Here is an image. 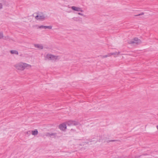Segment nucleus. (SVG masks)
I'll return each mask as SVG.
<instances>
[{"label": "nucleus", "mask_w": 158, "mask_h": 158, "mask_svg": "<svg viewBox=\"0 0 158 158\" xmlns=\"http://www.w3.org/2000/svg\"><path fill=\"white\" fill-rule=\"evenodd\" d=\"M15 67L18 70L23 71L25 68L29 69L31 67V65L25 63L20 62L15 64Z\"/></svg>", "instance_id": "nucleus-1"}, {"label": "nucleus", "mask_w": 158, "mask_h": 158, "mask_svg": "<svg viewBox=\"0 0 158 158\" xmlns=\"http://www.w3.org/2000/svg\"><path fill=\"white\" fill-rule=\"evenodd\" d=\"M45 59L46 60H51L55 61L57 59H59V56H55L50 54H48L44 56Z\"/></svg>", "instance_id": "nucleus-2"}, {"label": "nucleus", "mask_w": 158, "mask_h": 158, "mask_svg": "<svg viewBox=\"0 0 158 158\" xmlns=\"http://www.w3.org/2000/svg\"><path fill=\"white\" fill-rule=\"evenodd\" d=\"M37 15L35 16V19L37 20H44L46 17L44 15L41 13H37Z\"/></svg>", "instance_id": "nucleus-3"}, {"label": "nucleus", "mask_w": 158, "mask_h": 158, "mask_svg": "<svg viewBox=\"0 0 158 158\" xmlns=\"http://www.w3.org/2000/svg\"><path fill=\"white\" fill-rule=\"evenodd\" d=\"M69 8H71L73 11L77 12H83L84 10H83L82 8L77 6H72L69 7V6H68Z\"/></svg>", "instance_id": "nucleus-4"}, {"label": "nucleus", "mask_w": 158, "mask_h": 158, "mask_svg": "<svg viewBox=\"0 0 158 158\" xmlns=\"http://www.w3.org/2000/svg\"><path fill=\"white\" fill-rule=\"evenodd\" d=\"M141 43V40L137 38H135L134 39L132 40L129 42V43L130 44H139L140 43Z\"/></svg>", "instance_id": "nucleus-5"}, {"label": "nucleus", "mask_w": 158, "mask_h": 158, "mask_svg": "<svg viewBox=\"0 0 158 158\" xmlns=\"http://www.w3.org/2000/svg\"><path fill=\"white\" fill-rule=\"evenodd\" d=\"M67 125L69 126L73 125L77 126L79 124V123L78 122L73 121H70L67 123Z\"/></svg>", "instance_id": "nucleus-6"}, {"label": "nucleus", "mask_w": 158, "mask_h": 158, "mask_svg": "<svg viewBox=\"0 0 158 158\" xmlns=\"http://www.w3.org/2000/svg\"><path fill=\"white\" fill-rule=\"evenodd\" d=\"M59 128L61 130L64 131L66 128V125L64 123H62L59 126Z\"/></svg>", "instance_id": "nucleus-7"}, {"label": "nucleus", "mask_w": 158, "mask_h": 158, "mask_svg": "<svg viewBox=\"0 0 158 158\" xmlns=\"http://www.w3.org/2000/svg\"><path fill=\"white\" fill-rule=\"evenodd\" d=\"M34 45L35 47L38 48L40 49H42L43 48L42 45L41 44H35Z\"/></svg>", "instance_id": "nucleus-8"}, {"label": "nucleus", "mask_w": 158, "mask_h": 158, "mask_svg": "<svg viewBox=\"0 0 158 158\" xmlns=\"http://www.w3.org/2000/svg\"><path fill=\"white\" fill-rule=\"evenodd\" d=\"M56 133H49V132H48L46 134V135L47 136H56Z\"/></svg>", "instance_id": "nucleus-9"}, {"label": "nucleus", "mask_w": 158, "mask_h": 158, "mask_svg": "<svg viewBox=\"0 0 158 158\" xmlns=\"http://www.w3.org/2000/svg\"><path fill=\"white\" fill-rule=\"evenodd\" d=\"M138 157L137 156H135V157H132L131 158H130L129 156H121L118 157V158H138Z\"/></svg>", "instance_id": "nucleus-10"}, {"label": "nucleus", "mask_w": 158, "mask_h": 158, "mask_svg": "<svg viewBox=\"0 0 158 158\" xmlns=\"http://www.w3.org/2000/svg\"><path fill=\"white\" fill-rule=\"evenodd\" d=\"M31 134L32 135H37L38 134V131L37 129H35L34 131H31Z\"/></svg>", "instance_id": "nucleus-11"}, {"label": "nucleus", "mask_w": 158, "mask_h": 158, "mask_svg": "<svg viewBox=\"0 0 158 158\" xmlns=\"http://www.w3.org/2000/svg\"><path fill=\"white\" fill-rule=\"evenodd\" d=\"M33 27H38L37 28L38 29H45V26H44V25H41L39 26H38L37 25L33 26Z\"/></svg>", "instance_id": "nucleus-12"}, {"label": "nucleus", "mask_w": 158, "mask_h": 158, "mask_svg": "<svg viewBox=\"0 0 158 158\" xmlns=\"http://www.w3.org/2000/svg\"><path fill=\"white\" fill-rule=\"evenodd\" d=\"M10 52L12 54H15L17 55L19 54L18 52L15 50H11L10 51Z\"/></svg>", "instance_id": "nucleus-13"}, {"label": "nucleus", "mask_w": 158, "mask_h": 158, "mask_svg": "<svg viewBox=\"0 0 158 158\" xmlns=\"http://www.w3.org/2000/svg\"><path fill=\"white\" fill-rule=\"evenodd\" d=\"M120 53V52H114L111 53V54L112 55H114V57H116L117 56L119 55Z\"/></svg>", "instance_id": "nucleus-14"}, {"label": "nucleus", "mask_w": 158, "mask_h": 158, "mask_svg": "<svg viewBox=\"0 0 158 158\" xmlns=\"http://www.w3.org/2000/svg\"><path fill=\"white\" fill-rule=\"evenodd\" d=\"M78 12L77 13V14L79 15L83 16L84 17H85V15H84V14L82 13L83 12Z\"/></svg>", "instance_id": "nucleus-15"}, {"label": "nucleus", "mask_w": 158, "mask_h": 158, "mask_svg": "<svg viewBox=\"0 0 158 158\" xmlns=\"http://www.w3.org/2000/svg\"><path fill=\"white\" fill-rule=\"evenodd\" d=\"M4 37L3 33L2 32H0V39Z\"/></svg>", "instance_id": "nucleus-16"}, {"label": "nucleus", "mask_w": 158, "mask_h": 158, "mask_svg": "<svg viewBox=\"0 0 158 158\" xmlns=\"http://www.w3.org/2000/svg\"><path fill=\"white\" fill-rule=\"evenodd\" d=\"M52 26H45V29H52Z\"/></svg>", "instance_id": "nucleus-17"}, {"label": "nucleus", "mask_w": 158, "mask_h": 158, "mask_svg": "<svg viewBox=\"0 0 158 158\" xmlns=\"http://www.w3.org/2000/svg\"><path fill=\"white\" fill-rule=\"evenodd\" d=\"M144 14V13L143 12H142L140 14L135 15V16H140V15H143Z\"/></svg>", "instance_id": "nucleus-18"}, {"label": "nucleus", "mask_w": 158, "mask_h": 158, "mask_svg": "<svg viewBox=\"0 0 158 158\" xmlns=\"http://www.w3.org/2000/svg\"><path fill=\"white\" fill-rule=\"evenodd\" d=\"M101 56L102 57V58H104L107 57V55H105V56Z\"/></svg>", "instance_id": "nucleus-19"}, {"label": "nucleus", "mask_w": 158, "mask_h": 158, "mask_svg": "<svg viewBox=\"0 0 158 158\" xmlns=\"http://www.w3.org/2000/svg\"><path fill=\"white\" fill-rule=\"evenodd\" d=\"M2 8V4L0 3V9H1Z\"/></svg>", "instance_id": "nucleus-20"}, {"label": "nucleus", "mask_w": 158, "mask_h": 158, "mask_svg": "<svg viewBox=\"0 0 158 158\" xmlns=\"http://www.w3.org/2000/svg\"><path fill=\"white\" fill-rule=\"evenodd\" d=\"M111 55H112V54H111V53H108L107 55V57L110 56Z\"/></svg>", "instance_id": "nucleus-21"}, {"label": "nucleus", "mask_w": 158, "mask_h": 158, "mask_svg": "<svg viewBox=\"0 0 158 158\" xmlns=\"http://www.w3.org/2000/svg\"><path fill=\"white\" fill-rule=\"evenodd\" d=\"M8 38H9L8 36H7V37H5L4 39H5V40H6L7 39H8Z\"/></svg>", "instance_id": "nucleus-22"}, {"label": "nucleus", "mask_w": 158, "mask_h": 158, "mask_svg": "<svg viewBox=\"0 0 158 158\" xmlns=\"http://www.w3.org/2000/svg\"><path fill=\"white\" fill-rule=\"evenodd\" d=\"M114 141V140H111L110 141H112V142H113V141Z\"/></svg>", "instance_id": "nucleus-23"}, {"label": "nucleus", "mask_w": 158, "mask_h": 158, "mask_svg": "<svg viewBox=\"0 0 158 158\" xmlns=\"http://www.w3.org/2000/svg\"><path fill=\"white\" fill-rule=\"evenodd\" d=\"M156 127H157V129H158V126H156Z\"/></svg>", "instance_id": "nucleus-24"}, {"label": "nucleus", "mask_w": 158, "mask_h": 158, "mask_svg": "<svg viewBox=\"0 0 158 158\" xmlns=\"http://www.w3.org/2000/svg\"><path fill=\"white\" fill-rule=\"evenodd\" d=\"M68 13H70V11H69V12H68Z\"/></svg>", "instance_id": "nucleus-25"}]
</instances>
